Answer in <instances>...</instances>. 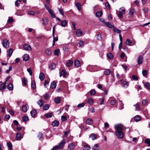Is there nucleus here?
Wrapping results in <instances>:
<instances>
[{
    "label": "nucleus",
    "instance_id": "obj_52",
    "mask_svg": "<svg viewBox=\"0 0 150 150\" xmlns=\"http://www.w3.org/2000/svg\"><path fill=\"white\" fill-rule=\"evenodd\" d=\"M105 5L107 9H110V6L108 2H106L105 3Z\"/></svg>",
    "mask_w": 150,
    "mask_h": 150
},
{
    "label": "nucleus",
    "instance_id": "obj_7",
    "mask_svg": "<svg viewBox=\"0 0 150 150\" xmlns=\"http://www.w3.org/2000/svg\"><path fill=\"white\" fill-rule=\"evenodd\" d=\"M76 35L78 37L81 36L83 34V32L81 29H78L76 32Z\"/></svg>",
    "mask_w": 150,
    "mask_h": 150
},
{
    "label": "nucleus",
    "instance_id": "obj_6",
    "mask_svg": "<svg viewBox=\"0 0 150 150\" xmlns=\"http://www.w3.org/2000/svg\"><path fill=\"white\" fill-rule=\"evenodd\" d=\"M116 134L119 138H122L123 137L124 134L123 132H115Z\"/></svg>",
    "mask_w": 150,
    "mask_h": 150
},
{
    "label": "nucleus",
    "instance_id": "obj_62",
    "mask_svg": "<svg viewBox=\"0 0 150 150\" xmlns=\"http://www.w3.org/2000/svg\"><path fill=\"white\" fill-rule=\"evenodd\" d=\"M132 78L133 79L134 81H137L138 80V77L137 76L135 75H133L132 76Z\"/></svg>",
    "mask_w": 150,
    "mask_h": 150
},
{
    "label": "nucleus",
    "instance_id": "obj_44",
    "mask_svg": "<svg viewBox=\"0 0 150 150\" xmlns=\"http://www.w3.org/2000/svg\"><path fill=\"white\" fill-rule=\"evenodd\" d=\"M93 100L91 98H89L88 100V103L90 105L92 104L93 103Z\"/></svg>",
    "mask_w": 150,
    "mask_h": 150
},
{
    "label": "nucleus",
    "instance_id": "obj_34",
    "mask_svg": "<svg viewBox=\"0 0 150 150\" xmlns=\"http://www.w3.org/2000/svg\"><path fill=\"white\" fill-rule=\"evenodd\" d=\"M113 31L115 32H116L118 34H120L121 32V31L120 30L116 28H115L114 27H113Z\"/></svg>",
    "mask_w": 150,
    "mask_h": 150
},
{
    "label": "nucleus",
    "instance_id": "obj_38",
    "mask_svg": "<svg viewBox=\"0 0 150 150\" xmlns=\"http://www.w3.org/2000/svg\"><path fill=\"white\" fill-rule=\"evenodd\" d=\"M29 120L28 117V116H24L22 117V120L24 122H26Z\"/></svg>",
    "mask_w": 150,
    "mask_h": 150
},
{
    "label": "nucleus",
    "instance_id": "obj_32",
    "mask_svg": "<svg viewBox=\"0 0 150 150\" xmlns=\"http://www.w3.org/2000/svg\"><path fill=\"white\" fill-rule=\"evenodd\" d=\"M141 120V117L139 115H137L134 117V120L135 121L137 122L140 121Z\"/></svg>",
    "mask_w": 150,
    "mask_h": 150
},
{
    "label": "nucleus",
    "instance_id": "obj_56",
    "mask_svg": "<svg viewBox=\"0 0 150 150\" xmlns=\"http://www.w3.org/2000/svg\"><path fill=\"white\" fill-rule=\"evenodd\" d=\"M117 15L120 18H122L123 17V14L119 12V13H117Z\"/></svg>",
    "mask_w": 150,
    "mask_h": 150
},
{
    "label": "nucleus",
    "instance_id": "obj_19",
    "mask_svg": "<svg viewBox=\"0 0 150 150\" xmlns=\"http://www.w3.org/2000/svg\"><path fill=\"white\" fill-rule=\"evenodd\" d=\"M73 63V61L71 60H69L67 61L66 65L67 67L71 66Z\"/></svg>",
    "mask_w": 150,
    "mask_h": 150
},
{
    "label": "nucleus",
    "instance_id": "obj_64",
    "mask_svg": "<svg viewBox=\"0 0 150 150\" xmlns=\"http://www.w3.org/2000/svg\"><path fill=\"white\" fill-rule=\"evenodd\" d=\"M102 38V37L101 36V35L100 34H98L97 35V38L98 40H100Z\"/></svg>",
    "mask_w": 150,
    "mask_h": 150
},
{
    "label": "nucleus",
    "instance_id": "obj_47",
    "mask_svg": "<svg viewBox=\"0 0 150 150\" xmlns=\"http://www.w3.org/2000/svg\"><path fill=\"white\" fill-rule=\"evenodd\" d=\"M60 52L59 50L57 49L54 51V54L57 56H58Z\"/></svg>",
    "mask_w": 150,
    "mask_h": 150
},
{
    "label": "nucleus",
    "instance_id": "obj_13",
    "mask_svg": "<svg viewBox=\"0 0 150 150\" xmlns=\"http://www.w3.org/2000/svg\"><path fill=\"white\" fill-rule=\"evenodd\" d=\"M138 64H142L143 62V57L139 55L138 58Z\"/></svg>",
    "mask_w": 150,
    "mask_h": 150
},
{
    "label": "nucleus",
    "instance_id": "obj_20",
    "mask_svg": "<svg viewBox=\"0 0 150 150\" xmlns=\"http://www.w3.org/2000/svg\"><path fill=\"white\" fill-rule=\"evenodd\" d=\"M59 121L57 120L54 121L52 123V125L54 127L57 126L59 125Z\"/></svg>",
    "mask_w": 150,
    "mask_h": 150
},
{
    "label": "nucleus",
    "instance_id": "obj_29",
    "mask_svg": "<svg viewBox=\"0 0 150 150\" xmlns=\"http://www.w3.org/2000/svg\"><path fill=\"white\" fill-rule=\"evenodd\" d=\"M56 83L54 82L53 81L51 83L50 87L52 89H54L56 87Z\"/></svg>",
    "mask_w": 150,
    "mask_h": 150
},
{
    "label": "nucleus",
    "instance_id": "obj_54",
    "mask_svg": "<svg viewBox=\"0 0 150 150\" xmlns=\"http://www.w3.org/2000/svg\"><path fill=\"white\" fill-rule=\"evenodd\" d=\"M145 143L147 144L149 146H150V139L147 138L145 140Z\"/></svg>",
    "mask_w": 150,
    "mask_h": 150
},
{
    "label": "nucleus",
    "instance_id": "obj_41",
    "mask_svg": "<svg viewBox=\"0 0 150 150\" xmlns=\"http://www.w3.org/2000/svg\"><path fill=\"white\" fill-rule=\"evenodd\" d=\"M49 108V105L48 104H45L44 105L43 109L44 110H47Z\"/></svg>",
    "mask_w": 150,
    "mask_h": 150
},
{
    "label": "nucleus",
    "instance_id": "obj_17",
    "mask_svg": "<svg viewBox=\"0 0 150 150\" xmlns=\"http://www.w3.org/2000/svg\"><path fill=\"white\" fill-rule=\"evenodd\" d=\"M28 108L29 107L28 105L27 104H25V105L23 106L22 107L23 111L25 112L27 111Z\"/></svg>",
    "mask_w": 150,
    "mask_h": 150
},
{
    "label": "nucleus",
    "instance_id": "obj_23",
    "mask_svg": "<svg viewBox=\"0 0 150 150\" xmlns=\"http://www.w3.org/2000/svg\"><path fill=\"white\" fill-rule=\"evenodd\" d=\"M105 24L108 27L110 28H112V27L113 28V27H114L109 22H105Z\"/></svg>",
    "mask_w": 150,
    "mask_h": 150
},
{
    "label": "nucleus",
    "instance_id": "obj_3",
    "mask_svg": "<svg viewBox=\"0 0 150 150\" xmlns=\"http://www.w3.org/2000/svg\"><path fill=\"white\" fill-rule=\"evenodd\" d=\"M23 47L25 50L30 51L32 50L31 46L28 44H25L23 46Z\"/></svg>",
    "mask_w": 150,
    "mask_h": 150
},
{
    "label": "nucleus",
    "instance_id": "obj_26",
    "mask_svg": "<svg viewBox=\"0 0 150 150\" xmlns=\"http://www.w3.org/2000/svg\"><path fill=\"white\" fill-rule=\"evenodd\" d=\"M75 5L78 10L80 11L81 9V5L80 3L79 2H76L75 4Z\"/></svg>",
    "mask_w": 150,
    "mask_h": 150
},
{
    "label": "nucleus",
    "instance_id": "obj_40",
    "mask_svg": "<svg viewBox=\"0 0 150 150\" xmlns=\"http://www.w3.org/2000/svg\"><path fill=\"white\" fill-rule=\"evenodd\" d=\"M132 42L129 39H127L126 42V44L127 45L130 46Z\"/></svg>",
    "mask_w": 150,
    "mask_h": 150
},
{
    "label": "nucleus",
    "instance_id": "obj_53",
    "mask_svg": "<svg viewBox=\"0 0 150 150\" xmlns=\"http://www.w3.org/2000/svg\"><path fill=\"white\" fill-rule=\"evenodd\" d=\"M85 104L84 103H81L79 104L77 107L78 108H81L82 107H83L84 106Z\"/></svg>",
    "mask_w": 150,
    "mask_h": 150
},
{
    "label": "nucleus",
    "instance_id": "obj_55",
    "mask_svg": "<svg viewBox=\"0 0 150 150\" xmlns=\"http://www.w3.org/2000/svg\"><path fill=\"white\" fill-rule=\"evenodd\" d=\"M43 137V135L42 133L39 132L38 136V137L39 139H42Z\"/></svg>",
    "mask_w": 150,
    "mask_h": 150
},
{
    "label": "nucleus",
    "instance_id": "obj_58",
    "mask_svg": "<svg viewBox=\"0 0 150 150\" xmlns=\"http://www.w3.org/2000/svg\"><path fill=\"white\" fill-rule=\"evenodd\" d=\"M61 120L62 121H65L67 120V117L66 116L63 115L61 117Z\"/></svg>",
    "mask_w": 150,
    "mask_h": 150
},
{
    "label": "nucleus",
    "instance_id": "obj_25",
    "mask_svg": "<svg viewBox=\"0 0 150 150\" xmlns=\"http://www.w3.org/2000/svg\"><path fill=\"white\" fill-rule=\"evenodd\" d=\"M61 101V98L59 97H58L54 99V102L57 104L59 103Z\"/></svg>",
    "mask_w": 150,
    "mask_h": 150
},
{
    "label": "nucleus",
    "instance_id": "obj_50",
    "mask_svg": "<svg viewBox=\"0 0 150 150\" xmlns=\"http://www.w3.org/2000/svg\"><path fill=\"white\" fill-rule=\"evenodd\" d=\"M148 102V101L147 99H144L142 100V103L143 105H145L147 104Z\"/></svg>",
    "mask_w": 150,
    "mask_h": 150
},
{
    "label": "nucleus",
    "instance_id": "obj_4",
    "mask_svg": "<svg viewBox=\"0 0 150 150\" xmlns=\"http://www.w3.org/2000/svg\"><path fill=\"white\" fill-rule=\"evenodd\" d=\"M49 22V20L46 17L43 18L42 19V24L44 25H47Z\"/></svg>",
    "mask_w": 150,
    "mask_h": 150
},
{
    "label": "nucleus",
    "instance_id": "obj_16",
    "mask_svg": "<svg viewBox=\"0 0 150 150\" xmlns=\"http://www.w3.org/2000/svg\"><path fill=\"white\" fill-rule=\"evenodd\" d=\"M22 81L23 86H25L27 85L28 83L27 79L25 77H24L22 79Z\"/></svg>",
    "mask_w": 150,
    "mask_h": 150
},
{
    "label": "nucleus",
    "instance_id": "obj_5",
    "mask_svg": "<svg viewBox=\"0 0 150 150\" xmlns=\"http://www.w3.org/2000/svg\"><path fill=\"white\" fill-rule=\"evenodd\" d=\"M122 82V85L123 87L125 88H127L129 86V83L128 82L125 81H122V80H120Z\"/></svg>",
    "mask_w": 150,
    "mask_h": 150
},
{
    "label": "nucleus",
    "instance_id": "obj_21",
    "mask_svg": "<svg viewBox=\"0 0 150 150\" xmlns=\"http://www.w3.org/2000/svg\"><path fill=\"white\" fill-rule=\"evenodd\" d=\"M36 113L37 112L35 110H32L30 112L31 116L33 117H34L35 116Z\"/></svg>",
    "mask_w": 150,
    "mask_h": 150
},
{
    "label": "nucleus",
    "instance_id": "obj_60",
    "mask_svg": "<svg viewBox=\"0 0 150 150\" xmlns=\"http://www.w3.org/2000/svg\"><path fill=\"white\" fill-rule=\"evenodd\" d=\"M58 10L60 13L62 15L64 16V12L63 10L60 8H58Z\"/></svg>",
    "mask_w": 150,
    "mask_h": 150
},
{
    "label": "nucleus",
    "instance_id": "obj_11",
    "mask_svg": "<svg viewBox=\"0 0 150 150\" xmlns=\"http://www.w3.org/2000/svg\"><path fill=\"white\" fill-rule=\"evenodd\" d=\"M7 56L10 57L11 56L13 52V50L12 48H10L7 51Z\"/></svg>",
    "mask_w": 150,
    "mask_h": 150
},
{
    "label": "nucleus",
    "instance_id": "obj_15",
    "mask_svg": "<svg viewBox=\"0 0 150 150\" xmlns=\"http://www.w3.org/2000/svg\"><path fill=\"white\" fill-rule=\"evenodd\" d=\"M93 123V120L91 118L87 119L86 121V124L88 125H91Z\"/></svg>",
    "mask_w": 150,
    "mask_h": 150
},
{
    "label": "nucleus",
    "instance_id": "obj_31",
    "mask_svg": "<svg viewBox=\"0 0 150 150\" xmlns=\"http://www.w3.org/2000/svg\"><path fill=\"white\" fill-rule=\"evenodd\" d=\"M45 52L47 55H50L52 54V52L50 49H47L45 50Z\"/></svg>",
    "mask_w": 150,
    "mask_h": 150
},
{
    "label": "nucleus",
    "instance_id": "obj_28",
    "mask_svg": "<svg viewBox=\"0 0 150 150\" xmlns=\"http://www.w3.org/2000/svg\"><path fill=\"white\" fill-rule=\"evenodd\" d=\"M103 14L102 12L101 11H98L96 13V16L97 17H100Z\"/></svg>",
    "mask_w": 150,
    "mask_h": 150
},
{
    "label": "nucleus",
    "instance_id": "obj_12",
    "mask_svg": "<svg viewBox=\"0 0 150 150\" xmlns=\"http://www.w3.org/2000/svg\"><path fill=\"white\" fill-rule=\"evenodd\" d=\"M23 138L21 136V134L19 132H18L16 134V140H20Z\"/></svg>",
    "mask_w": 150,
    "mask_h": 150
},
{
    "label": "nucleus",
    "instance_id": "obj_18",
    "mask_svg": "<svg viewBox=\"0 0 150 150\" xmlns=\"http://www.w3.org/2000/svg\"><path fill=\"white\" fill-rule=\"evenodd\" d=\"M74 64L75 66L77 67H79L80 65V63L78 59H76L74 61Z\"/></svg>",
    "mask_w": 150,
    "mask_h": 150
},
{
    "label": "nucleus",
    "instance_id": "obj_45",
    "mask_svg": "<svg viewBox=\"0 0 150 150\" xmlns=\"http://www.w3.org/2000/svg\"><path fill=\"white\" fill-rule=\"evenodd\" d=\"M107 55V57L110 59H112L113 58V55L110 53H108Z\"/></svg>",
    "mask_w": 150,
    "mask_h": 150
},
{
    "label": "nucleus",
    "instance_id": "obj_2",
    "mask_svg": "<svg viewBox=\"0 0 150 150\" xmlns=\"http://www.w3.org/2000/svg\"><path fill=\"white\" fill-rule=\"evenodd\" d=\"M115 128L116 130L115 132H122L123 129L122 127L119 125H115Z\"/></svg>",
    "mask_w": 150,
    "mask_h": 150
},
{
    "label": "nucleus",
    "instance_id": "obj_39",
    "mask_svg": "<svg viewBox=\"0 0 150 150\" xmlns=\"http://www.w3.org/2000/svg\"><path fill=\"white\" fill-rule=\"evenodd\" d=\"M45 115L47 118L51 117L52 116V113L51 112H49L48 113H46L45 114Z\"/></svg>",
    "mask_w": 150,
    "mask_h": 150
},
{
    "label": "nucleus",
    "instance_id": "obj_48",
    "mask_svg": "<svg viewBox=\"0 0 150 150\" xmlns=\"http://www.w3.org/2000/svg\"><path fill=\"white\" fill-rule=\"evenodd\" d=\"M31 87L33 89H35L36 87L35 83V81H32L31 82Z\"/></svg>",
    "mask_w": 150,
    "mask_h": 150
},
{
    "label": "nucleus",
    "instance_id": "obj_1",
    "mask_svg": "<svg viewBox=\"0 0 150 150\" xmlns=\"http://www.w3.org/2000/svg\"><path fill=\"white\" fill-rule=\"evenodd\" d=\"M2 44L4 47L6 48H8L9 47V42L6 39L3 40Z\"/></svg>",
    "mask_w": 150,
    "mask_h": 150
},
{
    "label": "nucleus",
    "instance_id": "obj_57",
    "mask_svg": "<svg viewBox=\"0 0 150 150\" xmlns=\"http://www.w3.org/2000/svg\"><path fill=\"white\" fill-rule=\"evenodd\" d=\"M28 13L29 15L32 16L34 15L35 14V12L32 11H28Z\"/></svg>",
    "mask_w": 150,
    "mask_h": 150
},
{
    "label": "nucleus",
    "instance_id": "obj_8",
    "mask_svg": "<svg viewBox=\"0 0 150 150\" xmlns=\"http://www.w3.org/2000/svg\"><path fill=\"white\" fill-rule=\"evenodd\" d=\"M59 76L60 77L63 76L65 77L67 74V72L64 69L62 70L61 71L59 72Z\"/></svg>",
    "mask_w": 150,
    "mask_h": 150
},
{
    "label": "nucleus",
    "instance_id": "obj_37",
    "mask_svg": "<svg viewBox=\"0 0 150 150\" xmlns=\"http://www.w3.org/2000/svg\"><path fill=\"white\" fill-rule=\"evenodd\" d=\"M97 135L96 134H91L89 137H91L93 140H95L96 138Z\"/></svg>",
    "mask_w": 150,
    "mask_h": 150
},
{
    "label": "nucleus",
    "instance_id": "obj_10",
    "mask_svg": "<svg viewBox=\"0 0 150 150\" xmlns=\"http://www.w3.org/2000/svg\"><path fill=\"white\" fill-rule=\"evenodd\" d=\"M65 143V140L64 139H63L62 142L59 144V145L57 146L59 149H62L64 146Z\"/></svg>",
    "mask_w": 150,
    "mask_h": 150
},
{
    "label": "nucleus",
    "instance_id": "obj_30",
    "mask_svg": "<svg viewBox=\"0 0 150 150\" xmlns=\"http://www.w3.org/2000/svg\"><path fill=\"white\" fill-rule=\"evenodd\" d=\"M8 88L9 91H12L13 89V85L11 83H9L8 86Z\"/></svg>",
    "mask_w": 150,
    "mask_h": 150
},
{
    "label": "nucleus",
    "instance_id": "obj_9",
    "mask_svg": "<svg viewBox=\"0 0 150 150\" xmlns=\"http://www.w3.org/2000/svg\"><path fill=\"white\" fill-rule=\"evenodd\" d=\"M75 145L73 143H71L68 145V149L70 150H73L75 148Z\"/></svg>",
    "mask_w": 150,
    "mask_h": 150
},
{
    "label": "nucleus",
    "instance_id": "obj_49",
    "mask_svg": "<svg viewBox=\"0 0 150 150\" xmlns=\"http://www.w3.org/2000/svg\"><path fill=\"white\" fill-rule=\"evenodd\" d=\"M67 24V22L65 20H63L61 21V25L62 26H65Z\"/></svg>",
    "mask_w": 150,
    "mask_h": 150
},
{
    "label": "nucleus",
    "instance_id": "obj_59",
    "mask_svg": "<svg viewBox=\"0 0 150 150\" xmlns=\"http://www.w3.org/2000/svg\"><path fill=\"white\" fill-rule=\"evenodd\" d=\"M90 94L91 95H94L96 94V91L94 90L93 89L90 91Z\"/></svg>",
    "mask_w": 150,
    "mask_h": 150
},
{
    "label": "nucleus",
    "instance_id": "obj_63",
    "mask_svg": "<svg viewBox=\"0 0 150 150\" xmlns=\"http://www.w3.org/2000/svg\"><path fill=\"white\" fill-rule=\"evenodd\" d=\"M27 71L29 72L30 75H32V72L31 69L30 68H28L27 69Z\"/></svg>",
    "mask_w": 150,
    "mask_h": 150
},
{
    "label": "nucleus",
    "instance_id": "obj_22",
    "mask_svg": "<svg viewBox=\"0 0 150 150\" xmlns=\"http://www.w3.org/2000/svg\"><path fill=\"white\" fill-rule=\"evenodd\" d=\"M56 65L54 63H52L50 64L49 67V68L51 70L54 69L56 67Z\"/></svg>",
    "mask_w": 150,
    "mask_h": 150
},
{
    "label": "nucleus",
    "instance_id": "obj_33",
    "mask_svg": "<svg viewBox=\"0 0 150 150\" xmlns=\"http://www.w3.org/2000/svg\"><path fill=\"white\" fill-rule=\"evenodd\" d=\"M125 9L123 7H122L119 9V12L120 13H121L123 14H124L125 13Z\"/></svg>",
    "mask_w": 150,
    "mask_h": 150
},
{
    "label": "nucleus",
    "instance_id": "obj_14",
    "mask_svg": "<svg viewBox=\"0 0 150 150\" xmlns=\"http://www.w3.org/2000/svg\"><path fill=\"white\" fill-rule=\"evenodd\" d=\"M29 59V56L28 54H25L23 56V60L25 61H27Z\"/></svg>",
    "mask_w": 150,
    "mask_h": 150
},
{
    "label": "nucleus",
    "instance_id": "obj_42",
    "mask_svg": "<svg viewBox=\"0 0 150 150\" xmlns=\"http://www.w3.org/2000/svg\"><path fill=\"white\" fill-rule=\"evenodd\" d=\"M145 87L148 89H150V84L148 82H146L144 84Z\"/></svg>",
    "mask_w": 150,
    "mask_h": 150
},
{
    "label": "nucleus",
    "instance_id": "obj_46",
    "mask_svg": "<svg viewBox=\"0 0 150 150\" xmlns=\"http://www.w3.org/2000/svg\"><path fill=\"white\" fill-rule=\"evenodd\" d=\"M90 149L89 146L87 145H85L83 148V150H89Z\"/></svg>",
    "mask_w": 150,
    "mask_h": 150
},
{
    "label": "nucleus",
    "instance_id": "obj_51",
    "mask_svg": "<svg viewBox=\"0 0 150 150\" xmlns=\"http://www.w3.org/2000/svg\"><path fill=\"white\" fill-rule=\"evenodd\" d=\"M142 74L144 76H146L147 74V71L146 70H144L142 71Z\"/></svg>",
    "mask_w": 150,
    "mask_h": 150
},
{
    "label": "nucleus",
    "instance_id": "obj_43",
    "mask_svg": "<svg viewBox=\"0 0 150 150\" xmlns=\"http://www.w3.org/2000/svg\"><path fill=\"white\" fill-rule=\"evenodd\" d=\"M111 72V71L108 69H106L104 71L105 74L106 75H109Z\"/></svg>",
    "mask_w": 150,
    "mask_h": 150
},
{
    "label": "nucleus",
    "instance_id": "obj_35",
    "mask_svg": "<svg viewBox=\"0 0 150 150\" xmlns=\"http://www.w3.org/2000/svg\"><path fill=\"white\" fill-rule=\"evenodd\" d=\"M7 144L8 146V149L11 150L12 149V145L11 143L10 142H9L7 143Z\"/></svg>",
    "mask_w": 150,
    "mask_h": 150
},
{
    "label": "nucleus",
    "instance_id": "obj_27",
    "mask_svg": "<svg viewBox=\"0 0 150 150\" xmlns=\"http://www.w3.org/2000/svg\"><path fill=\"white\" fill-rule=\"evenodd\" d=\"M44 101L42 99L39 100L37 102L38 104L39 105L40 107L42 106L44 104Z\"/></svg>",
    "mask_w": 150,
    "mask_h": 150
},
{
    "label": "nucleus",
    "instance_id": "obj_36",
    "mask_svg": "<svg viewBox=\"0 0 150 150\" xmlns=\"http://www.w3.org/2000/svg\"><path fill=\"white\" fill-rule=\"evenodd\" d=\"M99 149L98 144H95L92 148L93 150H98Z\"/></svg>",
    "mask_w": 150,
    "mask_h": 150
},
{
    "label": "nucleus",
    "instance_id": "obj_24",
    "mask_svg": "<svg viewBox=\"0 0 150 150\" xmlns=\"http://www.w3.org/2000/svg\"><path fill=\"white\" fill-rule=\"evenodd\" d=\"M39 78L40 80H43L45 79V75L44 73H40L39 76Z\"/></svg>",
    "mask_w": 150,
    "mask_h": 150
},
{
    "label": "nucleus",
    "instance_id": "obj_61",
    "mask_svg": "<svg viewBox=\"0 0 150 150\" xmlns=\"http://www.w3.org/2000/svg\"><path fill=\"white\" fill-rule=\"evenodd\" d=\"M49 96L48 93H47L44 94V98L46 100L48 99L49 98Z\"/></svg>",
    "mask_w": 150,
    "mask_h": 150
}]
</instances>
